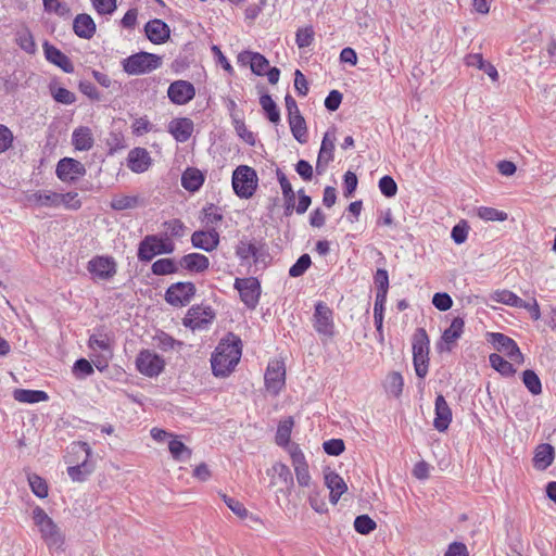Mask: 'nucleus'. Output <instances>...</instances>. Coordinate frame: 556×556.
Returning <instances> with one entry per match:
<instances>
[{
  "instance_id": "1",
  "label": "nucleus",
  "mask_w": 556,
  "mask_h": 556,
  "mask_svg": "<svg viewBox=\"0 0 556 556\" xmlns=\"http://www.w3.org/2000/svg\"><path fill=\"white\" fill-rule=\"evenodd\" d=\"M242 355L241 340L233 333H229L220 340L211 357V366L214 376L227 377L238 365Z\"/></svg>"
},
{
  "instance_id": "2",
  "label": "nucleus",
  "mask_w": 556,
  "mask_h": 556,
  "mask_svg": "<svg viewBox=\"0 0 556 556\" xmlns=\"http://www.w3.org/2000/svg\"><path fill=\"white\" fill-rule=\"evenodd\" d=\"M162 66V56L140 51L122 60L123 71L132 76L149 74Z\"/></svg>"
},
{
  "instance_id": "3",
  "label": "nucleus",
  "mask_w": 556,
  "mask_h": 556,
  "mask_svg": "<svg viewBox=\"0 0 556 556\" xmlns=\"http://www.w3.org/2000/svg\"><path fill=\"white\" fill-rule=\"evenodd\" d=\"M236 255L241 264L254 265L262 264L266 266L269 262L270 255L266 243L261 241H250L241 239L236 247Z\"/></svg>"
},
{
  "instance_id": "4",
  "label": "nucleus",
  "mask_w": 556,
  "mask_h": 556,
  "mask_svg": "<svg viewBox=\"0 0 556 556\" xmlns=\"http://www.w3.org/2000/svg\"><path fill=\"white\" fill-rule=\"evenodd\" d=\"M175 250L174 242L167 237L156 235L146 236L138 245V260L150 262L159 254H170Z\"/></svg>"
},
{
  "instance_id": "5",
  "label": "nucleus",
  "mask_w": 556,
  "mask_h": 556,
  "mask_svg": "<svg viewBox=\"0 0 556 556\" xmlns=\"http://www.w3.org/2000/svg\"><path fill=\"white\" fill-rule=\"evenodd\" d=\"M33 519L49 548L60 549L64 543L63 535L47 513L37 506L33 510Z\"/></svg>"
},
{
  "instance_id": "6",
  "label": "nucleus",
  "mask_w": 556,
  "mask_h": 556,
  "mask_svg": "<svg viewBox=\"0 0 556 556\" xmlns=\"http://www.w3.org/2000/svg\"><path fill=\"white\" fill-rule=\"evenodd\" d=\"M231 182L236 195L240 199H250L256 191L258 178L255 169L240 165L233 170Z\"/></svg>"
},
{
  "instance_id": "7",
  "label": "nucleus",
  "mask_w": 556,
  "mask_h": 556,
  "mask_svg": "<svg viewBox=\"0 0 556 556\" xmlns=\"http://www.w3.org/2000/svg\"><path fill=\"white\" fill-rule=\"evenodd\" d=\"M314 330L321 337V340L332 339L336 334L333 311L323 301L314 306L312 318Z\"/></svg>"
},
{
  "instance_id": "8",
  "label": "nucleus",
  "mask_w": 556,
  "mask_h": 556,
  "mask_svg": "<svg viewBox=\"0 0 556 556\" xmlns=\"http://www.w3.org/2000/svg\"><path fill=\"white\" fill-rule=\"evenodd\" d=\"M87 270L93 280L108 281L116 275L117 264L112 256L97 255L87 263Z\"/></svg>"
},
{
  "instance_id": "9",
  "label": "nucleus",
  "mask_w": 556,
  "mask_h": 556,
  "mask_svg": "<svg viewBox=\"0 0 556 556\" xmlns=\"http://www.w3.org/2000/svg\"><path fill=\"white\" fill-rule=\"evenodd\" d=\"M488 341L493 345V348L500 353H504L509 361L515 362L516 364H522L525 358L523 355L511 338L501 332H489Z\"/></svg>"
},
{
  "instance_id": "10",
  "label": "nucleus",
  "mask_w": 556,
  "mask_h": 556,
  "mask_svg": "<svg viewBox=\"0 0 556 556\" xmlns=\"http://www.w3.org/2000/svg\"><path fill=\"white\" fill-rule=\"evenodd\" d=\"M195 286L190 281H179L170 285L165 292V301L176 307L190 303L195 294Z\"/></svg>"
},
{
  "instance_id": "11",
  "label": "nucleus",
  "mask_w": 556,
  "mask_h": 556,
  "mask_svg": "<svg viewBox=\"0 0 556 556\" xmlns=\"http://www.w3.org/2000/svg\"><path fill=\"white\" fill-rule=\"evenodd\" d=\"M136 367L143 376L157 377L165 367V361L159 354L150 351H141L136 358Z\"/></svg>"
},
{
  "instance_id": "12",
  "label": "nucleus",
  "mask_w": 556,
  "mask_h": 556,
  "mask_svg": "<svg viewBox=\"0 0 556 556\" xmlns=\"http://www.w3.org/2000/svg\"><path fill=\"white\" fill-rule=\"evenodd\" d=\"M235 288L239 291L241 301L249 307L255 308L261 296V285L257 278H237Z\"/></svg>"
},
{
  "instance_id": "13",
  "label": "nucleus",
  "mask_w": 556,
  "mask_h": 556,
  "mask_svg": "<svg viewBox=\"0 0 556 556\" xmlns=\"http://www.w3.org/2000/svg\"><path fill=\"white\" fill-rule=\"evenodd\" d=\"M215 318V313L210 306L194 305L190 307L184 318V325L192 330L207 328Z\"/></svg>"
},
{
  "instance_id": "14",
  "label": "nucleus",
  "mask_w": 556,
  "mask_h": 556,
  "mask_svg": "<svg viewBox=\"0 0 556 556\" xmlns=\"http://www.w3.org/2000/svg\"><path fill=\"white\" fill-rule=\"evenodd\" d=\"M55 174L61 181L73 184L86 175V167L75 159L63 157L56 164Z\"/></svg>"
},
{
  "instance_id": "15",
  "label": "nucleus",
  "mask_w": 556,
  "mask_h": 556,
  "mask_svg": "<svg viewBox=\"0 0 556 556\" xmlns=\"http://www.w3.org/2000/svg\"><path fill=\"white\" fill-rule=\"evenodd\" d=\"M73 451H81L85 453V459L76 465L67 468V475L75 482H83L92 472V465L88 463L91 455V447L87 442H76L72 444Z\"/></svg>"
},
{
  "instance_id": "16",
  "label": "nucleus",
  "mask_w": 556,
  "mask_h": 556,
  "mask_svg": "<svg viewBox=\"0 0 556 556\" xmlns=\"http://www.w3.org/2000/svg\"><path fill=\"white\" fill-rule=\"evenodd\" d=\"M264 379L267 391L273 395H277L286 381L285 364L280 361L269 362Z\"/></svg>"
},
{
  "instance_id": "17",
  "label": "nucleus",
  "mask_w": 556,
  "mask_h": 556,
  "mask_svg": "<svg viewBox=\"0 0 556 556\" xmlns=\"http://www.w3.org/2000/svg\"><path fill=\"white\" fill-rule=\"evenodd\" d=\"M289 454L291 457L292 466L294 467V472L299 485L304 488L308 486L312 478L304 453L298 444H292L289 448Z\"/></svg>"
},
{
  "instance_id": "18",
  "label": "nucleus",
  "mask_w": 556,
  "mask_h": 556,
  "mask_svg": "<svg viewBox=\"0 0 556 556\" xmlns=\"http://www.w3.org/2000/svg\"><path fill=\"white\" fill-rule=\"evenodd\" d=\"M167 96L174 104L184 105L194 98L195 88L190 81L176 80L169 85Z\"/></svg>"
},
{
  "instance_id": "19",
  "label": "nucleus",
  "mask_w": 556,
  "mask_h": 556,
  "mask_svg": "<svg viewBox=\"0 0 556 556\" xmlns=\"http://www.w3.org/2000/svg\"><path fill=\"white\" fill-rule=\"evenodd\" d=\"M270 472H273L271 483L281 484L282 486L279 491L289 496L294 486V480L290 468L282 463H276L273 465L271 469L267 471L268 475H270Z\"/></svg>"
},
{
  "instance_id": "20",
  "label": "nucleus",
  "mask_w": 556,
  "mask_h": 556,
  "mask_svg": "<svg viewBox=\"0 0 556 556\" xmlns=\"http://www.w3.org/2000/svg\"><path fill=\"white\" fill-rule=\"evenodd\" d=\"M452 409L442 394L435 397L433 427L439 432L447 430L452 422Z\"/></svg>"
},
{
  "instance_id": "21",
  "label": "nucleus",
  "mask_w": 556,
  "mask_h": 556,
  "mask_svg": "<svg viewBox=\"0 0 556 556\" xmlns=\"http://www.w3.org/2000/svg\"><path fill=\"white\" fill-rule=\"evenodd\" d=\"M152 165L150 153L144 148H134L127 155V167L136 174L147 172Z\"/></svg>"
},
{
  "instance_id": "22",
  "label": "nucleus",
  "mask_w": 556,
  "mask_h": 556,
  "mask_svg": "<svg viewBox=\"0 0 556 556\" xmlns=\"http://www.w3.org/2000/svg\"><path fill=\"white\" fill-rule=\"evenodd\" d=\"M144 33L148 39L154 45L164 43L170 36L169 26L160 18L149 21L144 25Z\"/></svg>"
},
{
  "instance_id": "23",
  "label": "nucleus",
  "mask_w": 556,
  "mask_h": 556,
  "mask_svg": "<svg viewBox=\"0 0 556 556\" xmlns=\"http://www.w3.org/2000/svg\"><path fill=\"white\" fill-rule=\"evenodd\" d=\"M43 52L47 61L60 67L63 72L72 74L74 65L71 59L63 53L60 49L50 45L48 41L43 43Z\"/></svg>"
},
{
  "instance_id": "24",
  "label": "nucleus",
  "mask_w": 556,
  "mask_h": 556,
  "mask_svg": "<svg viewBox=\"0 0 556 556\" xmlns=\"http://www.w3.org/2000/svg\"><path fill=\"white\" fill-rule=\"evenodd\" d=\"M334 140L333 135L330 136L329 132L325 134L316 161V172L318 174H323L329 163L333 161Z\"/></svg>"
},
{
  "instance_id": "25",
  "label": "nucleus",
  "mask_w": 556,
  "mask_h": 556,
  "mask_svg": "<svg viewBox=\"0 0 556 556\" xmlns=\"http://www.w3.org/2000/svg\"><path fill=\"white\" fill-rule=\"evenodd\" d=\"M178 266L190 273L201 274L208 269L210 260L203 254L193 252L180 257Z\"/></svg>"
},
{
  "instance_id": "26",
  "label": "nucleus",
  "mask_w": 556,
  "mask_h": 556,
  "mask_svg": "<svg viewBox=\"0 0 556 556\" xmlns=\"http://www.w3.org/2000/svg\"><path fill=\"white\" fill-rule=\"evenodd\" d=\"M191 243L194 248L212 252L219 244V235L216 230H198L191 235Z\"/></svg>"
},
{
  "instance_id": "27",
  "label": "nucleus",
  "mask_w": 556,
  "mask_h": 556,
  "mask_svg": "<svg viewBox=\"0 0 556 556\" xmlns=\"http://www.w3.org/2000/svg\"><path fill=\"white\" fill-rule=\"evenodd\" d=\"M324 479L326 486L330 490L329 501L331 504L336 505L340 497L346 492L348 485L343 478L334 471L325 472Z\"/></svg>"
},
{
  "instance_id": "28",
  "label": "nucleus",
  "mask_w": 556,
  "mask_h": 556,
  "mask_svg": "<svg viewBox=\"0 0 556 556\" xmlns=\"http://www.w3.org/2000/svg\"><path fill=\"white\" fill-rule=\"evenodd\" d=\"M193 122L187 117L174 118L168 124V131L178 142H186L193 132Z\"/></svg>"
},
{
  "instance_id": "29",
  "label": "nucleus",
  "mask_w": 556,
  "mask_h": 556,
  "mask_svg": "<svg viewBox=\"0 0 556 556\" xmlns=\"http://www.w3.org/2000/svg\"><path fill=\"white\" fill-rule=\"evenodd\" d=\"M238 61L250 64L251 71L257 76H264L269 67L268 60L258 52L244 51L239 54Z\"/></svg>"
},
{
  "instance_id": "30",
  "label": "nucleus",
  "mask_w": 556,
  "mask_h": 556,
  "mask_svg": "<svg viewBox=\"0 0 556 556\" xmlns=\"http://www.w3.org/2000/svg\"><path fill=\"white\" fill-rule=\"evenodd\" d=\"M96 23L87 13L78 14L73 21V30L76 36L83 39H91L96 34Z\"/></svg>"
},
{
  "instance_id": "31",
  "label": "nucleus",
  "mask_w": 556,
  "mask_h": 556,
  "mask_svg": "<svg viewBox=\"0 0 556 556\" xmlns=\"http://www.w3.org/2000/svg\"><path fill=\"white\" fill-rule=\"evenodd\" d=\"M94 143L92 131L87 126H79L72 134V144L78 151H89Z\"/></svg>"
},
{
  "instance_id": "32",
  "label": "nucleus",
  "mask_w": 556,
  "mask_h": 556,
  "mask_svg": "<svg viewBox=\"0 0 556 556\" xmlns=\"http://www.w3.org/2000/svg\"><path fill=\"white\" fill-rule=\"evenodd\" d=\"M204 180V174L195 167L186 168L181 175V186L190 192L199 191L203 186Z\"/></svg>"
},
{
  "instance_id": "33",
  "label": "nucleus",
  "mask_w": 556,
  "mask_h": 556,
  "mask_svg": "<svg viewBox=\"0 0 556 556\" xmlns=\"http://www.w3.org/2000/svg\"><path fill=\"white\" fill-rule=\"evenodd\" d=\"M30 205L36 207H58V192L49 190H38L27 197Z\"/></svg>"
},
{
  "instance_id": "34",
  "label": "nucleus",
  "mask_w": 556,
  "mask_h": 556,
  "mask_svg": "<svg viewBox=\"0 0 556 556\" xmlns=\"http://www.w3.org/2000/svg\"><path fill=\"white\" fill-rule=\"evenodd\" d=\"M555 451L548 443L540 444L534 453L533 465L539 470H545L554 460Z\"/></svg>"
},
{
  "instance_id": "35",
  "label": "nucleus",
  "mask_w": 556,
  "mask_h": 556,
  "mask_svg": "<svg viewBox=\"0 0 556 556\" xmlns=\"http://www.w3.org/2000/svg\"><path fill=\"white\" fill-rule=\"evenodd\" d=\"M13 397L20 403L35 404L46 402L49 399L47 392L41 390L15 389Z\"/></svg>"
},
{
  "instance_id": "36",
  "label": "nucleus",
  "mask_w": 556,
  "mask_h": 556,
  "mask_svg": "<svg viewBox=\"0 0 556 556\" xmlns=\"http://www.w3.org/2000/svg\"><path fill=\"white\" fill-rule=\"evenodd\" d=\"M168 450L172 457L177 462H186L192 454L191 450L176 434L168 441Z\"/></svg>"
},
{
  "instance_id": "37",
  "label": "nucleus",
  "mask_w": 556,
  "mask_h": 556,
  "mask_svg": "<svg viewBox=\"0 0 556 556\" xmlns=\"http://www.w3.org/2000/svg\"><path fill=\"white\" fill-rule=\"evenodd\" d=\"M490 365L493 369L500 372L503 377H513L516 374L514 362H508L497 353H492L489 356Z\"/></svg>"
},
{
  "instance_id": "38",
  "label": "nucleus",
  "mask_w": 556,
  "mask_h": 556,
  "mask_svg": "<svg viewBox=\"0 0 556 556\" xmlns=\"http://www.w3.org/2000/svg\"><path fill=\"white\" fill-rule=\"evenodd\" d=\"M290 130L300 143H305L307 141V128L304 117L300 114L292 115L288 117Z\"/></svg>"
},
{
  "instance_id": "39",
  "label": "nucleus",
  "mask_w": 556,
  "mask_h": 556,
  "mask_svg": "<svg viewBox=\"0 0 556 556\" xmlns=\"http://www.w3.org/2000/svg\"><path fill=\"white\" fill-rule=\"evenodd\" d=\"M465 321L462 317L453 318L450 327L444 330L442 340L446 344H452L460 338L464 332Z\"/></svg>"
},
{
  "instance_id": "40",
  "label": "nucleus",
  "mask_w": 556,
  "mask_h": 556,
  "mask_svg": "<svg viewBox=\"0 0 556 556\" xmlns=\"http://www.w3.org/2000/svg\"><path fill=\"white\" fill-rule=\"evenodd\" d=\"M42 4L49 14H55L62 18H70L72 15L68 4L62 0H42Z\"/></svg>"
},
{
  "instance_id": "41",
  "label": "nucleus",
  "mask_w": 556,
  "mask_h": 556,
  "mask_svg": "<svg viewBox=\"0 0 556 556\" xmlns=\"http://www.w3.org/2000/svg\"><path fill=\"white\" fill-rule=\"evenodd\" d=\"M413 355L429 354L430 340L424 328H417L413 336Z\"/></svg>"
},
{
  "instance_id": "42",
  "label": "nucleus",
  "mask_w": 556,
  "mask_h": 556,
  "mask_svg": "<svg viewBox=\"0 0 556 556\" xmlns=\"http://www.w3.org/2000/svg\"><path fill=\"white\" fill-rule=\"evenodd\" d=\"M293 425L292 417H288L279 422L276 431V443L279 446H287L289 444Z\"/></svg>"
},
{
  "instance_id": "43",
  "label": "nucleus",
  "mask_w": 556,
  "mask_h": 556,
  "mask_svg": "<svg viewBox=\"0 0 556 556\" xmlns=\"http://www.w3.org/2000/svg\"><path fill=\"white\" fill-rule=\"evenodd\" d=\"M178 267L173 258H160L152 264L151 271L156 276H165L177 273Z\"/></svg>"
},
{
  "instance_id": "44",
  "label": "nucleus",
  "mask_w": 556,
  "mask_h": 556,
  "mask_svg": "<svg viewBox=\"0 0 556 556\" xmlns=\"http://www.w3.org/2000/svg\"><path fill=\"white\" fill-rule=\"evenodd\" d=\"M260 104H261L262 109L264 110L267 118L271 123L277 124L280 122L279 109L269 94L266 93V94L261 96Z\"/></svg>"
},
{
  "instance_id": "45",
  "label": "nucleus",
  "mask_w": 556,
  "mask_h": 556,
  "mask_svg": "<svg viewBox=\"0 0 556 556\" xmlns=\"http://www.w3.org/2000/svg\"><path fill=\"white\" fill-rule=\"evenodd\" d=\"M476 214L480 219L484 222H504L508 218L506 212L489 206L477 207Z\"/></svg>"
},
{
  "instance_id": "46",
  "label": "nucleus",
  "mask_w": 556,
  "mask_h": 556,
  "mask_svg": "<svg viewBox=\"0 0 556 556\" xmlns=\"http://www.w3.org/2000/svg\"><path fill=\"white\" fill-rule=\"evenodd\" d=\"M232 124L237 135L249 146L254 147L256 143L255 135L250 131L244 124V122L238 118L236 115L231 114Z\"/></svg>"
},
{
  "instance_id": "47",
  "label": "nucleus",
  "mask_w": 556,
  "mask_h": 556,
  "mask_svg": "<svg viewBox=\"0 0 556 556\" xmlns=\"http://www.w3.org/2000/svg\"><path fill=\"white\" fill-rule=\"evenodd\" d=\"M522 382L531 394L539 395L542 392L541 380L533 370L527 369L522 372Z\"/></svg>"
},
{
  "instance_id": "48",
  "label": "nucleus",
  "mask_w": 556,
  "mask_h": 556,
  "mask_svg": "<svg viewBox=\"0 0 556 556\" xmlns=\"http://www.w3.org/2000/svg\"><path fill=\"white\" fill-rule=\"evenodd\" d=\"M315 31L313 26L298 28L295 33V43L300 49L307 48L314 42Z\"/></svg>"
},
{
  "instance_id": "49",
  "label": "nucleus",
  "mask_w": 556,
  "mask_h": 556,
  "mask_svg": "<svg viewBox=\"0 0 556 556\" xmlns=\"http://www.w3.org/2000/svg\"><path fill=\"white\" fill-rule=\"evenodd\" d=\"M60 206L73 211L80 208L81 201L78 199V193L74 191L66 193H58V207Z\"/></svg>"
},
{
  "instance_id": "50",
  "label": "nucleus",
  "mask_w": 556,
  "mask_h": 556,
  "mask_svg": "<svg viewBox=\"0 0 556 556\" xmlns=\"http://www.w3.org/2000/svg\"><path fill=\"white\" fill-rule=\"evenodd\" d=\"M139 199L135 195H116L111 201L114 211H125L138 205Z\"/></svg>"
},
{
  "instance_id": "51",
  "label": "nucleus",
  "mask_w": 556,
  "mask_h": 556,
  "mask_svg": "<svg viewBox=\"0 0 556 556\" xmlns=\"http://www.w3.org/2000/svg\"><path fill=\"white\" fill-rule=\"evenodd\" d=\"M404 379L403 376L397 372H391L387 378V391L395 397H399L403 392Z\"/></svg>"
},
{
  "instance_id": "52",
  "label": "nucleus",
  "mask_w": 556,
  "mask_h": 556,
  "mask_svg": "<svg viewBox=\"0 0 556 556\" xmlns=\"http://www.w3.org/2000/svg\"><path fill=\"white\" fill-rule=\"evenodd\" d=\"M154 341L156 346L164 352L172 351L176 346L182 345V342L174 339L172 336L163 331L154 337Z\"/></svg>"
},
{
  "instance_id": "53",
  "label": "nucleus",
  "mask_w": 556,
  "mask_h": 556,
  "mask_svg": "<svg viewBox=\"0 0 556 556\" xmlns=\"http://www.w3.org/2000/svg\"><path fill=\"white\" fill-rule=\"evenodd\" d=\"M377 525L368 515H359L354 520V529L359 534H369L376 529Z\"/></svg>"
},
{
  "instance_id": "54",
  "label": "nucleus",
  "mask_w": 556,
  "mask_h": 556,
  "mask_svg": "<svg viewBox=\"0 0 556 556\" xmlns=\"http://www.w3.org/2000/svg\"><path fill=\"white\" fill-rule=\"evenodd\" d=\"M492 300L511 307H517L520 298L509 290H496L492 294Z\"/></svg>"
},
{
  "instance_id": "55",
  "label": "nucleus",
  "mask_w": 556,
  "mask_h": 556,
  "mask_svg": "<svg viewBox=\"0 0 556 556\" xmlns=\"http://www.w3.org/2000/svg\"><path fill=\"white\" fill-rule=\"evenodd\" d=\"M311 264V256L308 254H302L289 268V276L292 278L301 277L309 268Z\"/></svg>"
},
{
  "instance_id": "56",
  "label": "nucleus",
  "mask_w": 556,
  "mask_h": 556,
  "mask_svg": "<svg viewBox=\"0 0 556 556\" xmlns=\"http://www.w3.org/2000/svg\"><path fill=\"white\" fill-rule=\"evenodd\" d=\"M29 486L31 492L39 498H45L48 496V485L47 482L39 477L38 475H30L28 477Z\"/></svg>"
},
{
  "instance_id": "57",
  "label": "nucleus",
  "mask_w": 556,
  "mask_h": 556,
  "mask_svg": "<svg viewBox=\"0 0 556 556\" xmlns=\"http://www.w3.org/2000/svg\"><path fill=\"white\" fill-rule=\"evenodd\" d=\"M91 350H101L111 353L110 338L105 333L91 334L88 341Z\"/></svg>"
},
{
  "instance_id": "58",
  "label": "nucleus",
  "mask_w": 556,
  "mask_h": 556,
  "mask_svg": "<svg viewBox=\"0 0 556 556\" xmlns=\"http://www.w3.org/2000/svg\"><path fill=\"white\" fill-rule=\"evenodd\" d=\"M16 42L20 48L27 53H34L36 51L34 37L28 29L17 33Z\"/></svg>"
},
{
  "instance_id": "59",
  "label": "nucleus",
  "mask_w": 556,
  "mask_h": 556,
  "mask_svg": "<svg viewBox=\"0 0 556 556\" xmlns=\"http://www.w3.org/2000/svg\"><path fill=\"white\" fill-rule=\"evenodd\" d=\"M413 364L417 377L424 379L429 369V354L413 355Z\"/></svg>"
},
{
  "instance_id": "60",
  "label": "nucleus",
  "mask_w": 556,
  "mask_h": 556,
  "mask_svg": "<svg viewBox=\"0 0 556 556\" xmlns=\"http://www.w3.org/2000/svg\"><path fill=\"white\" fill-rule=\"evenodd\" d=\"M378 187L380 192L387 198H393L397 192V185L389 175L380 178Z\"/></svg>"
},
{
  "instance_id": "61",
  "label": "nucleus",
  "mask_w": 556,
  "mask_h": 556,
  "mask_svg": "<svg viewBox=\"0 0 556 556\" xmlns=\"http://www.w3.org/2000/svg\"><path fill=\"white\" fill-rule=\"evenodd\" d=\"M224 503L227 507L241 519L247 518L249 515L248 509L244 505L236 498L229 497L226 494L222 495Z\"/></svg>"
},
{
  "instance_id": "62",
  "label": "nucleus",
  "mask_w": 556,
  "mask_h": 556,
  "mask_svg": "<svg viewBox=\"0 0 556 556\" xmlns=\"http://www.w3.org/2000/svg\"><path fill=\"white\" fill-rule=\"evenodd\" d=\"M277 179L280 184L285 199L288 200V202H294L295 194L292 189V186L288 180L287 176L285 175V173L280 169H277Z\"/></svg>"
},
{
  "instance_id": "63",
  "label": "nucleus",
  "mask_w": 556,
  "mask_h": 556,
  "mask_svg": "<svg viewBox=\"0 0 556 556\" xmlns=\"http://www.w3.org/2000/svg\"><path fill=\"white\" fill-rule=\"evenodd\" d=\"M52 97L56 102L67 105L73 104L76 101V96L74 92L63 87H58L52 90Z\"/></svg>"
},
{
  "instance_id": "64",
  "label": "nucleus",
  "mask_w": 556,
  "mask_h": 556,
  "mask_svg": "<svg viewBox=\"0 0 556 556\" xmlns=\"http://www.w3.org/2000/svg\"><path fill=\"white\" fill-rule=\"evenodd\" d=\"M323 447L325 453L331 456H339L345 448L344 442L341 439L327 440L324 442Z\"/></svg>"
}]
</instances>
